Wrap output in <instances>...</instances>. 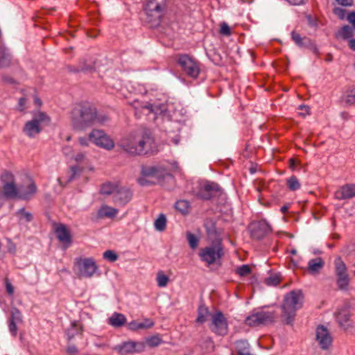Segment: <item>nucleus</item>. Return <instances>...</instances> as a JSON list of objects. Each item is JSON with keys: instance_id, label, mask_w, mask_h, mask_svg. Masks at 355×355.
<instances>
[{"instance_id": "aec40b11", "label": "nucleus", "mask_w": 355, "mask_h": 355, "mask_svg": "<svg viewBox=\"0 0 355 355\" xmlns=\"http://www.w3.org/2000/svg\"><path fill=\"white\" fill-rule=\"evenodd\" d=\"M335 316L340 327L344 329H347L352 327V321L350 320L351 315L348 306H345L343 308L339 309L335 313Z\"/></svg>"}, {"instance_id": "c756f323", "label": "nucleus", "mask_w": 355, "mask_h": 355, "mask_svg": "<svg viewBox=\"0 0 355 355\" xmlns=\"http://www.w3.org/2000/svg\"><path fill=\"white\" fill-rule=\"evenodd\" d=\"M119 184L117 182H107L101 185L100 192L101 194L104 195H111L116 193L118 187H119Z\"/></svg>"}, {"instance_id": "9b49d317", "label": "nucleus", "mask_w": 355, "mask_h": 355, "mask_svg": "<svg viewBox=\"0 0 355 355\" xmlns=\"http://www.w3.org/2000/svg\"><path fill=\"white\" fill-rule=\"evenodd\" d=\"M334 267L338 288L341 290L347 289L349 282V277L346 265L340 257L335 259Z\"/></svg>"}, {"instance_id": "13d9d810", "label": "nucleus", "mask_w": 355, "mask_h": 355, "mask_svg": "<svg viewBox=\"0 0 355 355\" xmlns=\"http://www.w3.org/2000/svg\"><path fill=\"white\" fill-rule=\"evenodd\" d=\"M307 21L311 26L315 27L318 25L317 19L311 15L307 16Z\"/></svg>"}, {"instance_id": "2f4dec72", "label": "nucleus", "mask_w": 355, "mask_h": 355, "mask_svg": "<svg viewBox=\"0 0 355 355\" xmlns=\"http://www.w3.org/2000/svg\"><path fill=\"white\" fill-rule=\"evenodd\" d=\"M291 38L295 44L300 47H304L310 43L308 37L305 36L302 37L299 33L294 31L291 33Z\"/></svg>"}, {"instance_id": "c9c22d12", "label": "nucleus", "mask_w": 355, "mask_h": 355, "mask_svg": "<svg viewBox=\"0 0 355 355\" xmlns=\"http://www.w3.org/2000/svg\"><path fill=\"white\" fill-rule=\"evenodd\" d=\"M209 315V311L207 307L204 305H201L198 307V317L196 318V322L204 323Z\"/></svg>"}, {"instance_id": "0e129e2a", "label": "nucleus", "mask_w": 355, "mask_h": 355, "mask_svg": "<svg viewBox=\"0 0 355 355\" xmlns=\"http://www.w3.org/2000/svg\"><path fill=\"white\" fill-rule=\"evenodd\" d=\"M84 158L85 155L83 153H78L74 157L75 160L77 162H81L84 159Z\"/></svg>"}, {"instance_id": "f8f14e48", "label": "nucleus", "mask_w": 355, "mask_h": 355, "mask_svg": "<svg viewBox=\"0 0 355 355\" xmlns=\"http://www.w3.org/2000/svg\"><path fill=\"white\" fill-rule=\"evenodd\" d=\"M141 173L142 177L138 179V182L142 186L146 185L150 182H153V181L147 180V178L159 180L164 178L166 174V171L164 168L155 166H143Z\"/></svg>"}, {"instance_id": "8fccbe9b", "label": "nucleus", "mask_w": 355, "mask_h": 355, "mask_svg": "<svg viewBox=\"0 0 355 355\" xmlns=\"http://www.w3.org/2000/svg\"><path fill=\"white\" fill-rule=\"evenodd\" d=\"M346 103L348 104H354L355 103V89L350 90L346 96Z\"/></svg>"}, {"instance_id": "6ab92c4d", "label": "nucleus", "mask_w": 355, "mask_h": 355, "mask_svg": "<svg viewBox=\"0 0 355 355\" xmlns=\"http://www.w3.org/2000/svg\"><path fill=\"white\" fill-rule=\"evenodd\" d=\"M55 232L59 241L67 248L71 243V236L69 230L64 224H58L55 226Z\"/></svg>"}, {"instance_id": "72a5a7b5", "label": "nucleus", "mask_w": 355, "mask_h": 355, "mask_svg": "<svg viewBox=\"0 0 355 355\" xmlns=\"http://www.w3.org/2000/svg\"><path fill=\"white\" fill-rule=\"evenodd\" d=\"M354 35V31L352 27L348 25L343 26L336 33L337 37L344 40L352 37Z\"/></svg>"}, {"instance_id": "5fc2aeb1", "label": "nucleus", "mask_w": 355, "mask_h": 355, "mask_svg": "<svg viewBox=\"0 0 355 355\" xmlns=\"http://www.w3.org/2000/svg\"><path fill=\"white\" fill-rule=\"evenodd\" d=\"M63 153L68 157H71L73 155L72 148L69 146H66L62 148Z\"/></svg>"}, {"instance_id": "393cba45", "label": "nucleus", "mask_w": 355, "mask_h": 355, "mask_svg": "<svg viewBox=\"0 0 355 355\" xmlns=\"http://www.w3.org/2000/svg\"><path fill=\"white\" fill-rule=\"evenodd\" d=\"M12 58L9 50L0 44V68L8 67L12 64Z\"/></svg>"}, {"instance_id": "7ed1b4c3", "label": "nucleus", "mask_w": 355, "mask_h": 355, "mask_svg": "<svg viewBox=\"0 0 355 355\" xmlns=\"http://www.w3.org/2000/svg\"><path fill=\"white\" fill-rule=\"evenodd\" d=\"M303 295L301 291H292L284 297L282 306V318L286 324H291L295 316L296 311L302 306Z\"/></svg>"}, {"instance_id": "a878e982", "label": "nucleus", "mask_w": 355, "mask_h": 355, "mask_svg": "<svg viewBox=\"0 0 355 355\" xmlns=\"http://www.w3.org/2000/svg\"><path fill=\"white\" fill-rule=\"evenodd\" d=\"M3 192L6 198L12 199L19 198V193L15 183L3 184Z\"/></svg>"}, {"instance_id": "e433bc0d", "label": "nucleus", "mask_w": 355, "mask_h": 355, "mask_svg": "<svg viewBox=\"0 0 355 355\" xmlns=\"http://www.w3.org/2000/svg\"><path fill=\"white\" fill-rule=\"evenodd\" d=\"M155 228L159 232H162L166 229V218L164 214H161L159 215L158 218L155 220Z\"/></svg>"}, {"instance_id": "603ef678", "label": "nucleus", "mask_w": 355, "mask_h": 355, "mask_svg": "<svg viewBox=\"0 0 355 355\" xmlns=\"http://www.w3.org/2000/svg\"><path fill=\"white\" fill-rule=\"evenodd\" d=\"M6 289L8 295H12L14 293V287L8 279L5 280Z\"/></svg>"}, {"instance_id": "a19ab883", "label": "nucleus", "mask_w": 355, "mask_h": 355, "mask_svg": "<svg viewBox=\"0 0 355 355\" xmlns=\"http://www.w3.org/2000/svg\"><path fill=\"white\" fill-rule=\"evenodd\" d=\"M1 180L3 184L15 183L13 174L9 171H5L2 173Z\"/></svg>"}, {"instance_id": "1a4fd4ad", "label": "nucleus", "mask_w": 355, "mask_h": 355, "mask_svg": "<svg viewBox=\"0 0 355 355\" xmlns=\"http://www.w3.org/2000/svg\"><path fill=\"white\" fill-rule=\"evenodd\" d=\"M74 264L78 275L83 277H92L98 268L94 259L91 257L76 258Z\"/></svg>"}, {"instance_id": "4468645a", "label": "nucleus", "mask_w": 355, "mask_h": 355, "mask_svg": "<svg viewBox=\"0 0 355 355\" xmlns=\"http://www.w3.org/2000/svg\"><path fill=\"white\" fill-rule=\"evenodd\" d=\"M210 329L220 336H224L227 333V320L222 312L217 311L211 315Z\"/></svg>"}, {"instance_id": "338daca9", "label": "nucleus", "mask_w": 355, "mask_h": 355, "mask_svg": "<svg viewBox=\"0 0 355 355\" xmlns=\"http://www.w3.org/2000/svg\"><path fill=\"white\" fill-rule=\"evenodd\" d=\"M349 46L352 50L355 51V39L349 41Z\"/></svg>"}, {"instance_id": "f704fd0d", "label": "nucleus", "mask_w": 355, "mask_h": 355, "mask_svg": "<svg viewBox=\"0 0 355 355\" xmlns=\"http://www.w3.org/2000/svg\"><path fill=\"white\" fill-rule=\"evenodd\" d=\"M36 185L33 182H31L27 186L25 191L20 192L19 198L22 199H29L36 193Z\"/></svg>"}, {"instance_id": "9d476101", "label": "nucleus", "mask_w": 355, "mask_h": 355, "mask_svg": "<svg viewBox=\"0 0 355 355\" xmlns=\"http://www.w3.org/2000/svg\"><path fill=\"white\" fill-rule=\"evenodd\" d=\"M89 139L96 146L107 150H111L114 147L112 139L101 130H92L89 134Z\"/></svg>"}, {"instance_id": "bf43d9fd", "label": "nucleus", "mask_w": 355, "mask_h": 355, "mask_svg": "<svg viewBox=\"0 0 355 355\" xmlns=\"http://www.w3.org/2000/svg\"><path fill=\"white\" fill-rule=\"evenodd\" d=\"M26 103V99L25 98H21L19 100V107L20 111H23L25 109V105Z\"/></svg>"}, {"instance_id": "58836bf2", "label": "nucleus", "mask_w": 355, "mask_h": 355, "mask_svg": "<svg viewBox=\"0 0 355 355\" xmlns=\"http://www.w3.org/2000/svg\"><path fill=\"white\" fill-rule=\"evenodd\" d=\"M156 281L160 288L166 287L169 282V278L163 271H159L157 274Z\"/></svg>"}, {"instance_id": "49530a36", "label": "nucleus", "mask_w": 355, "mask_h": 355, "mask_svg": "<svg viewBox=\"0 0 355 355\" xmlns=\"http://www.w3.org/2000/svg\"><path fill=\"white\" fill-rule=\"evenodd\" d=\"M103 258L109 261L114 262L117 260L118 255L112 250H106L103 253Z\"/></svg>"}, {"instance_id": "4be33fe9", "label": "nucleus", "mask_w": 355, "mask_h": 355, "mask_svg": "<svg viewBox=\"0 0 355 355\" xmlns=\"http://www.w3.org/2000/svg\"><path fill=\"white\" fill-rule=\"evenodd\" d=\"M130 105L135 108L136 115L138 114L140 110L146 111V114L152 112L157 114L158 112L157 107L148 103H142L137 100H135L130 103Z\"/></svg>"}, {"instance_id": "680f3d73", "label": "nucleus", "mask_w": 355, "mask_h": 355, "mask_svg": "<svg viewBox=\"0 0 355 355\" xmlns=\"http://www.w3.org/2000/svg\"><path fill=\"white\" fill-rule=\"evenodd\" d=\"M334 12L337 15L340 19H343L345 16V10L341 8H336L334 10Z\"/></svg>"}, {"instance_id": "bb28decb", "label": "nucleus", "mask_w": 355, "mask_h": 355, "mask_svg": "<svg viewBox=\"0 0 355 355\" xmlns=\"http://www.w3.org/2000/svg\"><path fill=\"white\" fill-rule=\"evenodd\" d=\"M118 209L111 207L108 205H103L98 211V217L100 218H114L118 214Z\"/></svg>"}, {"instance_id": "ea45409f", "label": "nucleus", "mask_w": 355, "mask_h": 355, "mask_svg": "<svg viewBox=\"0 0 355 355\" xmlns=\"http://www.w3.org/2000/svg\"><path fill=\"white\" fill-rule=\"evenodd\" d=\"M146 344L150 347H157L162 343V340L159 335H155L146 339Z\"/></svg>"}, {"instance_id": "cd10ccee", "label": "nucleus", "mask_w": 355, "mask_h": 355, "mask_svg": "<svg viewBox=\"0 0 355 355\" xmlns=\"http://www.w3.org/2000/svg\"><path fill=\"white\" fill-rule=\"evenodd\" d=\"M218 189V185L214 183L205 184L200 191L199 196L205 200H209L212 197V192Z\"/></svg>"}, {"instance_id": "4c0bfd02", "label": "nucleus", "mask_w": 355, "mask_h": 355, "mask_svg": "<svg viewBox=\"0 0 355 355\" xmlns=\"http://www.w3.org/2000/svg\"><path fill=\"white\" fill-rule=\"evenodd\" d=\"M175 207L177 210L183 214L189 213L190 209L189 202L184 200L177 201Z\"/></svg>"}, {"instance_id": "ddd939ff", "label": "nucleus", "mask_w": 355, "mask_h": 355, "mask_svg": "<svg viewBox=\"0 0 355 355\" xmlns=\"http://www.w3.org/2000/svg\"><path fill=\"white\" fill-rule=\"evenodd\" d=\"M274 319V313L261 311L249 315L245 320V323L249 326H259L272 323Z\"/></svg>"}, {"instance_id": "f03ea898", "label": "nucleus", "mask_w": 355, "mask_h": 355, "mask_svg": "<svg viewBox=\"0 0 355 355\" xmlns=\"http://www.w3.org/2000/svg\"><path fill=\"white\" fill-rule=\"evenodd\" d=\"M107 119L98 116L95 107L89 103L76 104L71 112V121L73 127L84 130L96 123H103Z\"/></svg>"}, {"instance_id": "37998d69", "label": "nucleus", "mask_w": 355, "mask_h": 355, "mask_svg": "<svg viewBox=\"0 0 355 355\" xmlns=\"http://www.w3.org/2000/svg\"><path fill=\"white\" fill-rule=\"evenodd\" d=\"M9 320L12 321V322H16L18 323L21 322L22 315H21V313L19 311V309H17V308L12 309L11 313H10V318Z\"/></svg>"}, {"instance_id": "a211bd4d", "label": "nucleus", "mask_w": 355, "mask_h": 355, "mask_svg": "<svg viewBox=\"0 0 355 355\" xmlns=\"http://www.w3.org/2000/svg\"><path fill=\"white\" fill-rule=\"evenodd\" d=\"M132 198V192L126 187L119 185L116 193L113 196L114 202L116 205L125 206Z\"/></svg>"}, {"instance_id": "0eeeda50", "label": "nucleus", "mask_w": 355, "mask_h": 355, "mask_svg": "<svg viewBox=\"0 0 355 355\" xmlns=\"http://www.w3.org/2000/svg\"><path fill=\"white\" fill-rule=\"evenodd\" d=\"M166 8V0H147L145 11L150 21L159 23Z\"/></svg>"}, {"instance_id": "b1692460", "label": "nucleus", "mask_w": 355, "mask_h": 355, "mask_svg": "<svg viewBox=\"0 0 355 355\" xmlns=\"http://www.w3.org/2000/svg\"><path fill=\"white\" fill-rule=\"evenodd\" d=\"M154 322L149 318H145L142 322L132 321L128 323V328L131 331H137L139 329H147L154 326Z\"/></svg>"}, {"instance_id": "20e7f679", "label": "nucleus", "mask_w": 355, "mask_h": 355, "mask_svg": "<svg viewBox=\"0 0 355 355\" xmlns=\"http://www.w3.org/2000/svg\"><path fill=\"white\" fill-rule=\"evenodd\" d=\"M303 295L301 291H292L284 297L282 306V318L286 324H291L295 316L296 311L302 306Z\"/></svg>"}, {"instance_id": "e2e57ef3", "label": "nucleus", "mask_w": 355, "mask_h": 355, "mask_svg": "<svg viewBox=\"0 0 355 355\" xmlns=\"http://www.w3.org/2000/svg\"><path fill=\"white\" fill-rule=\"evenodd\" d=\"M291 5H301L304 3L305 0H286Z\"/></svg>"}, {"instance_id": "473e14b6", "label": "nucleus", "mask_w": 355, "mask_h": 355, "mask_svg": "<svg viewBox=\"0 0 355 355\" xmlns=\"http://www.w3.org/2000/svg\"><path fill=\"white\" fill-rule=\"evenodd\" d=\"M286 182L288 189L292 191H297L301 187V183L299 179L295 175L288 178Z\"/></svg>"}, {"instance_id": "7c9ffc66", "label": "nucleus", "mask_w": 355, "mask_h": 355, "mask_svg": "<svg viewBox=\"0 0 355 355\" xmlns=\"http://www.w3.org/2000/svg\"><path fill=\"white\" fill-rule=\"evenodd\" d=\"M126 322V318L121 313H114L109 318V324L114 327H119L123 326Z\"/></svg>"}, {"instance_id": "5701e85b", "label": "nucleus", "mask_w": 355, "mask_h": 355, "mask_svg": "<svg viewBox=\"0 0 355 355\" xmlns=\"http://www.w3.org/2000/svg\"><path fill=\"white\" fill-rule=\"evenodd\" d=\"M324 266V261L321 257L311 259L308 261L306 270L312 275H316L320 273Z\"/></svg>"}, {"instance_id": "423d86ee", "label": "nucleus", "mask_w": 355, "mask_h": 355, "mask_svg": "<svg viewBox=\"0 0 355 355\" xmlns=\"http://www.w3.org/2000/svg\"><path fill=\"white\" fill-rule=\"evenodd\" d=\"M50 121V118L46 113L37 112L33 114L31 120L28 121L23 128L24 133L30 138H33L40 134L44 125H47Z\"/></svg>"}, {"instance_id": "dca6fc26", "label": "nucleus", "mask_w": 355, "mask_h": 355, "mask_svg": "<svg viewBox=\"0 0 355 355\" xmlns=\"http://www.w3.org/2000/svg\"><path fill=\"white\" fill-rule=\"evenodd\" d=\"M146 344L144 342L129 340L117 346L116 349L122 355L132 353L142 352L145 349Z\"/></svg>"}, {"instance_id": "6e6552de", "label": "nucleus", "mask_w": 355, "mask_h": 355, "mask_svg": "<svg viewBox=\"0 0 355 355\" xmlns=\"http://www.w3.org/2000/svg\"><path fill=\"white\" fill-rule=\"evenodd\" d=\"M178 64L183 72L188 76L196 78L200 71V64L195 59L188 55H180L178 58Z\"/></svg>"}, {"instance_id": "79ce46f5", "label": "nucleus", "mask_w": 355, "mask_h": 355, "mask_svg": "<svg viewBox=\"0 0 355 355\" xmlns=\"http://www.w3.org/2000/svg\"><path fill=\"white\" fill-rule=\"evenodd\" d=\"M187 239L191 248L196 249L198 247L199 239L196 235L191 232H188L187 234Z\"/></svg>"}, {"instance_id": "2eb2a0df", "label": "nucleus", "mask_w": 355, "mask_h": 355, "mask_svg": "<svg viewBox=\"0 0 355 355\" xmlns=\"http://www.w3.org/2000/svg\"><path fill=\"white\" fill-rule=\"evenodd\" d=\"M251 236L255 239H261L271 232V227L264 220L251 223L250 226Z\"/></svg>"}, {"instance_id": "6e6d98bb", "label": "nucleus", "mask_w": 355, "mask_h": 355, "mask_svg": "<svg viewBox=\"0 0 355 355\" xmlns=\"http://www.w3.org/2000/svg\"><path fill=\"white\" fill-rule=\"evenodd\" d=\"M78 141L81 146H88L89 142L90 141V140L89 139V137H79Z\"/></svg>"}, {"instance_id": "f257e3e1", "label": "nucleus", "mask_w": 355, "mask_h": 355, "mask_svg": "<svg viewBox=\"0 0 355 355\" xmlns=\"http://www.w3.org/2000/svg\"><path fill=\"white\" fill-rule=\"evenodd\" d=\"M119 146L132 155H143L155 151L153 137L145 130H137L123 137Z\"/></svg>"}, {"instance_id": "f3484780", "label": "nucleus", "mask_w": 355, "mask_h": 355, "mask_svg": "<svg viewBox=\"0 0 355 355\" xmlns=\"http://www.w3.org/2000/svg\"><path fill=\"white\" fill-rule=\"evenodd\" d=\"M316 340L320 347L323 349H327L332 343L331 336L328 329L324 326H318L315 331Z\"/></svg>"}, {"instance_id": "c85d7f7f", "label": "nucleus", "mask_w": 355, "mask_h": 355, "mask_svg": "<svg viewBox=\"0 0 355 355\" xmlns=\"http://www.w3.org/2000/svg\"><path fill=\"white\" fill-rule=\"evenodd\" d=\"M83 332V327L79 322L74 321L71 323L69 328L67 329L66 334L68 340L73 338L77 335H81Z\"/></svg>"}, {"instance_id": "052dcab7", "label": "nucleus", "mask_w": 355, "mask_h": 355, "mask_svg": "<svg viewBox=\"0 0 355 355\" xmlns=\"http://www.w3.org/2000/svg\"><path fill=\"white\" fill-rule=\"evenodd\" d=\"M67 352L71 355L76 354L78 352V349L76 346L74 345H70L67 347Z\"/></svg>"}, {"instance_id": "4d7b16f0", "label": "nucleus", "mask_w": 355, "mask_h": 355, "mask_svg": "<svg viewBox=\"0 0 355 355\" xmlns=\"http://www.w3.org/2000/svg\"><path fill=\"white\" fill-rule=\"evenodd\" d=\"M336 1L343 6H351L353 5V0H336Z\"/></svg>"}, {"instance_id": "69168bd1", "label": "nucleus", "mask_w": 355, "mask_h": 355, "mask_svg": "<svg viewBox=\"0 0 355 355\" xmlns=\"http://www.w3.org/2000/svg\"><path fill=\"white\" fill-rule=\"evenodd\" d=\"M299 109L302 110L304 114H308L309 111V107L306 105H301L299 106Z\"/></svg>"}, {"instance_id": "3c124183", "label": "nucleus", "mask_w": 355, "mask_h": 355, "mask_svg": "<svg viewBox=\"0 0 355 355\" xmlns=\"http://www.w3.org/2000/svg\"><path fill=\"white\" fill-rule=\"evenodd\" d=\"M17 323L18 322L9 320V323H8L9 331H10V334H12V336H16V335L17 334Z\"/></svg>"}, {"instance_id": "39448f33", "label": "nucleus", "mask_w": 355, "mask_h": 355, "mask_svg": "<svg viewBox=\"0 0 355 355\" xmlns=\"http://www.w3.org/2000/svg\"><path fill=\"white\" fill-rule=\"evenodd\" d=\"M198 255L200 260L207 266L220 263L224 256L222 241L216 240L211 244L201 248Z\"/></svg>"}, {"instance_id": "09e8293b", "label": "nucleus", "mask_w": 355, "mask_h": 355, "mask_svg": "<svg viewBox=\"0 0 355 355\" xmlns=\"http://www.w3.org/2000/svg\"><path fill=\"white\" fill-rule=\"evenodd\" d=\"M220 33L225 36H229L231 35L232 32L230 28L227 23L223 22L220 24Z\"/></svg>"}, {"instance_id": "774afa93", "label": "nucleus", "mask_w": 355, "mask_h": 355, "mask_svg": "<svg viewBox=\"0 0 355 355\" xmlns=\"http://www.w3.org/2000/svg\"><path fill=\"white\" fill-rule=\"evenodd\" d=\"M288 207L286 206V205H284V206L281 207V211L283 214L286 213L288 211Z\"/></svg>"}, {"instance_id": "a18cd8bd", "label": "nucleus", "mask_w": 355, "mask_h": 355, "mask_svg": "<svg viewBox=\"0 0 355 355\" xmlns=\"http://www.w3.org/2000/svg\"><path fill=\"white\" fill-rule=\"evenodd\" d=\"M16 214L20 220L29 222L32 220V215L30 213L25 211L24 209L19 210Z\"/></svg>"}, {"instance_id": "412c9836", "label": "nucleus", "mask_w": 355, "mask_h": 355, "mask_svg": "<svg viewBox=\"0 0 355 355\" xmlns=\"http://www.w3.org/2000/svg\"><path fill=\"white\" fill-rule=\"evenodd\" d=\"M335 198L339 200L351 199L355 197V184L340 187L334 193Z\"/></svg>"}, {"instance_id": "864d4df0", "label": "nucleus", "mask_w": 355, "mask_h": 355, "mask_svg": "<svg viewBox=\"0 0 355 355\" xmlns=\"http://www.w3.org/2000/svg\"><path fill=\"white\" fill-rule=\"evenodd\" d=\"M347 19L355 29V12H349L347 17Z\"/></svg>"}, {"instance_id": "de8ad7c7", "label": "nucleus", "mask_w": 355, "mask_h": 355, "mask_svg": "<svg viewBox=\"0 0 355 355\" xmlns=\"http://www.w3.org/2000/svg\"><path fill=\"white\" fill-rule=\"evenodd\" d=\"M251 272V268L248 265H243L237 268L236 272L242 277L247 276Z\"/></svg>"}, {"instance_id": "c03bdc74", "label": "nucleus", "mask_w": 355, "mask_h": 355, "mask_svg": "<svg viewBox=\"0 0 355 355\" xmlns=\"http://www.w3.org/2000/svg\"><path fill=\"white\" fill-rule=\"evenodd\" d=\"M280 282V277L278 275H272L270 277L266 278L265 284L268 286H275Z\"/></svg>"}]
</instances>
